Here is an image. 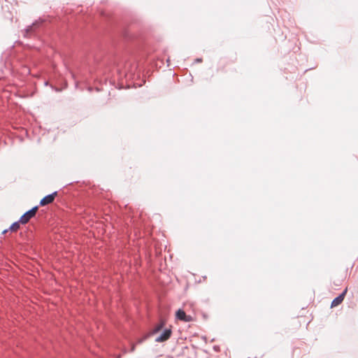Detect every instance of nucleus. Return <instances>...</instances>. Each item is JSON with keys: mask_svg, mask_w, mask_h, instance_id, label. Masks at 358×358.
Here are the masks:
<instances>
[{"mask_svg": "<svg viewBox=\"0 0 358 358\" xmlns=\"http://www.w3.org/2000/svg\"><path fill=\"white\" fill-rule=\"evenodd\" d=\"M57 195V192H55L54 193L47 195L43 197L41 201L40 205L42 206H46L49 203H51L54 201L55 196Z\"/></svg>", "mask_w": 358, "mask_h": 358, "instance_id": "20e7f679", "label": "nucleus"}, {"mask_svg": "<svg viewBox=\"0 0 358 358\" xmlns=\"http://www.w3.org/2000/svg\"><path fill=\"white\" fill-rule=\"evenodd\" d=\"M38 210V206L32 208L29 211L26 212L20 219V222L22 224H27L30 219L34 217Z\"/></svg>", "mask_w": 358, "mask_h": 358, "instance_id": "f03ea898", "label": "nucleus"}, {"mask_svg": "<svg viewBox=\"0 0 358 358\" xmlns=\"http://www.w3.org/2000/svg\"><path fill=\"white\" fill-rule=\"evenodd\" d=\"M163 327V324H160L159 325H158L156 329H155V332H157L159 331Z\"/></svg>", "mask_w": 358, "mask_h": 358, "instance_id": "6e6552de", "label": "nucleus"}, {"mask_svg": "<svg viewBox=\"0 0 358 358\" xmlns=\"http://www.w3.org/2000/svg\"><path fill=\"white\" fill-rule=\"evenodd\" d=\"M176 315L177 319H178L181 321L185 322L194 321V318L192 316L186 315L185 311L182 310V309H179L176 312Z\"/></svg>", "mask_w": 358, "mask_h": 358, "instance_id": "7ed1b4c3", "label": "nucleus"}, {"mask_svg": "<svg viewBox=\"0 0 358 358\" xmlns=\"http://www.w3.org/2000/svg\"><path fill=\"white\" fill-rule=\"evenodd\" d=\"M202 62V59L201 58H197V59H195V62L199 63V62Z\"/></svg>", "mask_w": 358, "mask_h": 358, "instance_id": "9b49d317", "label": "nucleus"}, {"mask_svg": "<svg viewBox=\"0 0 358 358\" xmlns=\"http://www.w3.org/2000/svg\"><path fill=\"white\" fill-rule=\"evenodd\" d=\"M135 348H136V345L134 343H132L131 346V352H134L135 350Z\"/></svg>", "mask_w": 358, "mask_h": 358, "instance_id": "1a4fd4ad", "label": "nucleus"}, {"mask_svg": "<svg viewBox=\"0 0 358 358\" xmlns=\"http://www.w3.org/2000/svg\"><path fill=\"white\" fill-rule=\"evenodd\" d=\"M171 335V330L170 329H166L163 334L156 338V341L161 343L167 341Z\"/></svg>", "mask_w": 358, "mask_h": 358, "instance_id": "423d86ee", "label": "nucleus"}, {"mask_svg": "<svg viewBox=\"0 0 358 358\" xmlns=\"http://www.w3.org/2000/svg\"><path fill=\"white\" fill-rule=\"evenodd\" d=\"M347 292V289H345L343 293H341L338 296H337L336 298H335L333 301L331 302V308H334V307H336L338 306V305H340L343 299H344V297H345V295Z\"/></svg>", "mask_w": 358, "mask_h": 358, "instance_id": "39448f33", "label": "nucleus"}, {"mask_svg": "<svg viewBox=\"0 0 358 358\" xmlns=\"http://www.w3.org/2000/svg\"><path fill=\"white\" fill-rule=\"evenodd\" d=\"M148 336H145L143 338H141L138 341V343H141L145 339H146Z\"/></svg>", "mask_w": 358, "mask_h": 358, "instance_id": "9d476101", "label": "nucleus"}, {"mask_svg": "<svg viewBox=\"0 0 358 358\" xmlns=\"http://www.w3.org/2000/svg\"><path fill=\"white\" fill-rule=\"evenodd\" d=\"M43 20L39 18L38 20L34 22L31 25H29L23 31V36L26 38L34 36L36 33L37 29L43 23Z\"/></svg>", "mask_w": 358, "mask_h": 358, "instance_id": "f257e3e1", "label": "nucleus"}, {"mask_svg": "<svg viewBox=\"0 0 358 358\" xmlns=\"http://www.w3.org/2000/svg\"><path fill=\"white\" fill-rule=\"evenodd\" d=\"M20 222H14L10 227V230L12 231H16L20 228Z\"/></svg>", "mask_w": 358, "mask_h": 358, "instance_id": "0eeeda50", "label": "nucleus"}]
</instances>
